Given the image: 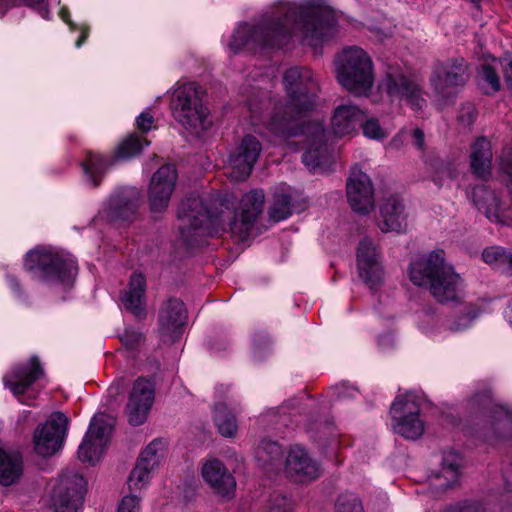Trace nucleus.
Segmentation results:
<instances>
[{"instance_id":"obj_45","label":"nucleus","mask_w":512,"mask_h":512,"mask_svg":"<svg viewBox=\"0 0 512 512\" xmlns=\"http://www.w3.org/2000/svg\"><path fill=\"white\" fill-rule=\"evenodd\" d=\"M362 130L366 137L371 139H384L387 137V131L381 127L378 119L369 118L362 123Z\"/></svg>"},{"instance_id":"obj_1","label":"nucleus","mask_w":512,"mask_h":512,"mask_svg":"<svg viewBox=\"0 0 512 512\" xmlns=\"http://www.w3.org/2000/svg\"><path fill=\"white\" fill-rule=\"evenodd\" d=\"M334 25V12L322 0H306L299 5L280 3L255 23L239 25L229 47L234 52L257 53L280 48L297 33L303 45L316 49L333 35Z\"/></svg>"},{"instance_id":"obj_18","label":"nucleus","mask_w":512,"mask_h":512,"mask_svg":"<svg viewBox=\"0 0 512 512\" xmlns=\"http://www.w3.org/2000/svg\"><path fill=\"white\" fill-rule=\"evenodd\" d=\"M187 321L184 303L177 298L165 301L159 311V331L169 341H175L181 334Z\"/></svg>"},{"instance_id":"obj_37","label":"nucleus","mask_w":512,"mask_h":512,"mask_svg":"<svg viewBox=\"0 0 512 512\" xmlns=\"http://www.w3.org/2000/svg\"><path fill=\"white\" fill-rule=\"evenodd\" d=\"M111 161L104 158L103 156L89 152L86 161L82 164L84 172L90 176L93 185L97 186L99 184V177L104 174V172L111 165Z\"/></svg>"},{"instance_id":"obj_32","label":"nucleus","mask_w":512,"mask_h":512,"mask_svg":"<svg viewBox=\"0 0 512 512\" xmlns=\"http://www.w3.org/2000/svg\"><path fill=\"white\" fill-rule=\"evenodd\" d=\"M461 465L462 459L459 454L455 452L444 454L440 471L434 477L435 480L443 478L444 482L435 485L442 488L452 487L459 479Z\"/></svg>"},{"instance_id":"obj_47","label":"nucleus","mask_w":512,"mask_h":512,"mask_svg":"<svg viewBox=\"0 0 512 512\" xmlns=\"http://www.w3.org/2000/svg\"><path fill=\"white\" fill-rule=\"evenodd\" d=\"M120 340L127 348L133 349L142 341V334L134 329H126Z\"/></svg>"},{"instance_id":"obj_48","label":"nucleus","mask_w":512,"mask_h":512,"mask_svg":"<svg viewBox=\"0 0 512 512\" xmlns=\"http://www.w3.org/2000/svg\"><path fill=\"white\" fill-rule=\"evenodd\" d=\"M140 499L135 495H127L123 497L118 512H140Z\"/></svg>"},{"instance_id":"obj_6","label":"nucleus","mask_w":512,"mask_h":512,"mask_svg":"<svg viewBox=\"0 0 512 512\" xmlns=\"http://www.w3.org/2000/svg\"><path fill=\"white\" fill-rule=\"evenodd\" d=\"M24 265L27 270L37 273L47 281H57L65 285H71L77 274L73 259L45 247H36L29 251Z\"/></svg>"},{"instance_id":"obj_55","label":"nucleus","mask_w":512,"mask_h":512,"mask_svg":"<svg viewBox=\"0 0 512 512\" xmlns=\"http://www.w3.org/2000/svg\"><path fill=\"white\" fill-rule=\"evenodd\" d=\"M412 137L414 139V143L418 149H424V141H425V135L423 130L420 128H415L412 131Z\"/></svg>"},{"instance_id":"obj_9","label":"nucleus","mask_w":512,"mask_h":512,"mask_svg":"<svg viewBox=\"0 0 512 512\" xmlns=\"http://www.w3.org/2000/svg\"><path fill=\"white\" fill-rule=\"evenodd\" d=\"M67 426L68 419L63 413H52L34 431L33 448L35 453L42 457H49L57 453L62 447Z\"/></svg>"},{"instance_id":"obj_54","label":"nucleus","mask_w":512,"mask_h":512,"mask_svg":"<svg viewBox=\"0 0 512 512\" xmlns=\"http://www.w3.org/2000/svg\"><path fill=\"white\" fill-rule=\"evenodd\" d=\"M43 2L44 0H2V4L5 3L7 6L26 5L35 7L36 5H40Z\"/></svg>"},{"instance_id":"obj_51","label":"nucleus","mask_w":512,"mask_h":512,"mask_svg":"<svg viewBox=\"0 0 512 512\" xmlns=\"http://www.w3.org/2000/svg\"><path fill=\"white\" fill-rule=\"evenodd\" d=\"M153 121V116L149 112H143L137 117V127L146 132L151 129Z\"/></svg>"},{"instance_id":"obj_30","label":"nucleus","mask_w":512,"mask_h":512,"mask_svg":"<svg viewBox=\"0 0 512 512\" xmlns=\"http://www.w3.org/2000/svg\"><path fill=\"white\" fill-rule=\"evenodd\" d=\"M141 199V193L135 188L127 189L112 198L111 216L114 219L129 220L135 214Z\"/></svg>"},{"instance_id":"obj_56","label":"nucleus","mask_w":512,"mask_h":512,"mask_svg":"<svg viewBox=\"0 0 512 512\" xmlns=\"http://www.w3.org/2000/svg\"><path fill=\"white\" fill-rule=\"evenodd\" d=\"M87 36H88L87 30H82L81 36L78 39V41L76 42V45L78 47H80L82 45V43L85 41V39L87 38Z\"/></svg>"},{"instance_id":"obj_15","label":"nucleus","mask_w":512,"mask_h":512,"mask_svg":"<svg viewBox=\"0 0 512 512\" xmlns=\"http://www.w3.org/2000/svg\"><path fill=\"white\" fill-rule=\"evenodd\" d=\"M346 193L351 209L361 215L374 210V187L370 177L358 167L351 169L347 180Z\"/></svg>"},{"instance_id":"obj_52","label":"nucleus","mask_w":512,"mask_h":512,"mask_svg":"<svg viewBox=\"0 0 512 512\" xmlns=\"http://www.w3.org/2000/svg\"><path fill=\"white\" fill-rule=\"evenodd\" d=\"M446 512H480V506L475 503H465L450 507Z\"/></svg>"},{"instance_id":"obj_16","label":"nucleus","mask_w":512,"mask_h":512,"mask_svg":"<svg viewBox=\"0 0 512 512\" xmlns=\"http://www.w3.org/2000/svg\"><path fill=\"white\" fill-rule=\"evenodd\" d=\"M84 479L78 474L62 476L52 492L55 512H77L82 503Z\"/></svg>"},{"instance_id":"obj_42","label":"nucleus","mask_w":512,"mask_h":512,"mask_svg":"<svg viewBox=\"0 0 512 512\" xmlns=\"http://www.w3.org/2000/svg\"><path fill=\"white\" fill-rule=\"evenodd\" d=\"M477 109L474 104L472 103H464L458 112V124L463 129L470 130L472 125L475 123L477 119Z\"/></svg>"},{"instance_id":"obj_33","label":"nucleus","mask_w":512,"mask_h":512,"mask_svg":"<svg viewBox=\"0 0 512 512\" xmlns=\"http://www.w3.org/2000/svg\"><path fill=\"white\" fill-rule=\"evenodd\" d=\"M214 421L219 433L224 437H235L237 422L235 416L223 403L217 404L214 411Z\"/></svg>"},{"instance_id":"obj_25","label":"nucleus","mask_w":512,"mask_h":512,"mask_svg":"<svg viewBox=\"0 0 512 512\" xmlns=\"http://www.w3.org/2000/svg\"><path fill=\"white\" fill-rule=\"evenodd\" d=\"M382 232H404L407 227L405 205L397 196L387 198L380 206L378 223Z\"/></svg>"},{"instance_id":"obj_26","label":"nucleus","mask_w":512,"mask_h":512,"mask_svg":"<svg viewBox=\"0 0 512 512\" xmlns=\"http://www.w3.org/2000/svg\"><path fill=\"white\" fill-rule=\"evenodd\" d=\"M470 169L473 175L486 179L491 174L493 150L490 140L484 136L476 138L470 146Z\"/></svg>"},{"instance_id":"obj_7","label":"nucleus","mask_w":512,"mask_h":512,"mask_svg":"<svg viewBox=\"0 0 512 512\" xmlns=\"http://www.w3.org/2000/svg\"><path fill=\"white\" fill-rule=\"evenodd\" d=\"M470 78L468 64L462 57L449 58L434 66L431 83L443 100L452 99L458 88L465 86Z\"/></svg>"},{"instance_id":"obj_24","label":"nucleus","mask_w":512,"mask_h":512,"mask_svg":"<svg viewBox=\"0 0 512 512\" xmlns=\"http://www.w3.org/2000/svg\"><path fill=\"white\" fill-rule=\"evenodd\" d=\"M202 476L205 482L222 497L234 494L236 481L224 464L218 459H210L202 467Z\"/></svg>"},{"instance_id":"obj_13","label":"nucleus","mask_w":512,"mask_h":512,"mask_svg":"<svg viewBox=\"0 0 512 512\" xmlns=\"http://www.w3.org/2000/svg\"><path fill=\"white\" fill-rule=\"evenodd\" d=\"M155 399V384L145 377L137 378L131 388L125 412L133 426L143 424L149 415Z\"/></svg>"},{"instance_id":"obj_21","label":"nucleus","mask_w":512,"mask_h":512,"mask_svg":"<svg viewBox=\"0 0 512 512\" xmlns=\"http://www.w3.org/2000/svg\"><path fill=\"white\" fill-rule=\"evenodd\" d=\"M161 450V443L153 441L141 452L128 478L130 491L141 490L148 484L150 472L159 464Z\"/></svg>"},{"instance_id":"obj_39","label":"nucleus","mask_w":512,"mask_h":512,"mask_svg":"<svg viewBox=\"0 0 512 512\" xmlns=\"http://www.w3.org/2000/svg\"><path fill=\"white\" fill-rule=\"evenodd\" d=\"M291 215V201L286 194L277 195L269 208V216L275 222L286 219Z\"/></svg>"},{"instance_id":"obj_44","label":"nucleus","mask_w":512,"mask_h":512,"mask_svg":"<svg viewBox=\"0 0 512 512\" xmlns=\"http://www.w3.org/2000/svg\"><path fill=\"white\" fill-rule=\"evenodd\" d=\"M337 512H363L359 498L353 494L341 495L336 504Z\"/></svg>"},{"instance_id":"obj_27","label":"nucleus","mask_w":512,"mask_h":512,"mask_svg":"<svg viewBox=\"0 0 512 512\" xmlns=\"http://www.w3.org/2000/svg\"><path fill=\"white\" fill-rule=\"evenodd\" d=\"M472 199L488 220L497 224H507L504 209H502L499 197L494 190L485 185L477 186L472 191Z\"/></svg>"},{"instance_id":"obj_19","label":"nucleus","mask_w":512,"mask_h":512,"mask_svg":"<svg viewBox=\"0 0 512 512\" xmlns=\"http://www.w3.org/2000/svg\"><path fill=\"white\" fill-rule=\"evenodd\" d=\"M357 265L361 279L370 287L379 285L382 281V267L376 245L364 238L357 250Z\"/></svg>"},{"instance_id":"obj_35","label":"nucleus","mask_w":512,"mask_h":512,"mask_svg":"<svg viewBox=\"0 0 512 512\" xmlns=\"http://www.w3.org/2000/svg\"><path fill=\"white\" fill-rule=\"evenodd\" d=\"M282 447L274 441L262 440L256 450V458L263 466H273L281 462Z\"/></svg>"},{"instance_id":"obj_46","label":"nucleus","mask_w":512,"mask_h":512,"mask_svg":"<svg viewBox=\"0 0 512 512\" xmlns=\"http://www.w3.org/2000/svg\"><path fill=\"white\" fill-rule=\"evenodd\" d=\"M293 504L290 498L282 494L273 495L267 505L266 512H292Z\"/></svg>"},{"instance_id":"obj_50","label":"nucleus","mask_w":512,"mask_h":512,"mask_svg":"<svg viewBox=\"0 0 512 512\" xmlns=\"http://www.w3.org/2000/svg\"><path fill=\"white\" fill-rule=\"evenodd\" d=\"M499 158L503 172L512 175V149H504Z\"/></svg>"},{"instance_id":"obj_3","label":"nucleus","mask_w":512,"mask_h":512,"mask_svg":"<svg viewBox=\"0 0 512 512\" xmlns=\"http://www.w3.org/2000/svg\"><path fill=\"white\" fill-rule=\"evenodd\" d=\"M409 274L415 285L426 286L441 304L457 303L462 299L463 278L446 261L443 250L420 256L410 264Z\"/></svg>"},{"instance_id":"obj_38","label":"nucleus","mask_w":512,"mask_h":512,"mask_svg":"<svg viewBox=\"0 0 512 512\" xmlns=\"http://www.w3.org/2000/svg\"><path fill=\"white\" fill-rule=\"evenodd\" d=\"M480 314L479 308L474 304L465 305L460 315H458L455 319L451 320L448 324V330L451 332H459L470 327L472 322L478 317Z\"/></svg>"},{"instance_id":"obj_49","label":"nucleus","mask_w":512,"mask_h":512,"mask_svg":"<svg viewBox=\"0 0 512 512\" xmlns=\"http://www.w3.org/2000/svg\"><path fill=\"white\" fill-rule=\"evenodd\" d=\"M504 78L512 96V56L507 55L501 60Z\"/></svg>"},{"instance_id":"obj_23","label":"nucleus","mask_w":512,"mask_h":512,"mask_svg":"<svg viewBox=\"0 0 512 512\" xmlns=\"http://www.w3.org/2000/svg\"><path fill=\"white\" fill-rule=\"evenodd\" d=\"M214 215L208 209L203 198L199 196L189 197L182 201L178 210V218L184 226L194 230L209 229L213 223Z\"/></svg>"},{"instance_id":"obj_5","label":"nucleus","mask_w":512,"mask_h":512,"mask_svg":"<svg viewBox=\"0 0 512 512\" xmlns=\"http://www.w3.org/2000/svg\"><path fill=\"white\" fill-rule=\"evenodd\" d=\"M204 91L195 83H186L175 89L171 109L173 117L185 129L199 133L210 125L209 112L204 105Z\"/></svg>"},{"instance_id":"obj_20","label":"nucleus","mask_w":512,"mask_h":512,"mask_svg":"<svg viewBox=\"0 0 512 512\" xmlns=\"http://www.w3.org/2000/svg\"><path fill=\"white\" fill-rule=\"evenodd\" d=\"M287 474L298 482H310L321 474V468L317 461L312 459L303 448L293 447L285 462Z\"/></svg>"},{"instance_id":"obj_11","label":"nucleus","mask_w":512,"mask_h":512,"mask_svg":"<svg viewBox=\"0 0 512 512\" xmlns=\"http://www.w3.org/2000/svg\"><path fill=\"white\" fill-rule=\"evenodd\" d=\"M113 426L114 419L108 415L98 414L93 417L78 450V457L81 461L90 464L99 461L109 441Z\"/></svg>"},{"instance_id":"obj_29","label":"nucleus","mask_w":512,"mask_h":512,"mask_svg":"<svg viewBox=\"0 0 512 512\" xmlns=\"http://www.w3.org/2000/svg\"><path fill=\"white\" fill-rule=\"evenodd\" d=\"M363 112L355 105H340L332 117V128L335 134L345 136L356 131L363 121Z\"/></svg>"},{"instance_id":"obj_4","label":"nucleus","mask_w":512,"mask_h":512,"mask_svg":"<svg viewBox=\"0 0 512 512\" xmlns=\"http://www.w3.org/2000/svg\"><path fill=\"white\" fill-rule=\"evenodd\" d=\"M336 72L339 83L357 96L367 95L373 86L372 61L359 47H349L342 51Z\"/></svg>"},{"instance_id":"obj_53","label":"nucleus","mask_w":512,"mask_h":512,"mask_svg":"<svg viewBox=\"0 0 512 512\" xmlns=\"http://www.w3.org/2000/svg\"><path fill=\"white\" fill-rule=\"evenodd\" d=\"M125 387V380L123 378L115 380L108 388V394L110 397H116L123 392Z\"/></svg>"},{"instance_id":"obj_34","label":"nucleus","mask_w":512,"mask_h":512,"mask_svg":"<svg viewBox=\"0 0 512 512\" xmlns=\"http://www.w3.org/2000/svg\"><path fill=\"white\" fill-rule=\"evenodd\" d=\"M482 260L493 267H507L512 271V250L500 246H490L483 250Z\"/></svg>"},{"instance_id":"obj_41","label":"nucleus","mask_w":512,"mask_h":512,"mask_svg":"<svg viewBox=\"0 0 512 512\" xmlns=\"http://www.w3.org/2000/svg\"><path fill=\"white\" fill-rule=\"evenodd\" d=\"M429 168L433 171V180L438 185L444 178H451L453 176L452 168L449 163L441 159H431Z\"/></svg>"},{"instance_id":"obj_31","label":"nucleus","mask_w":512,"mask_h":512,"mask_svg":"<svg viewBox=\"0 0 512 512\" xmlns=\"http://www.w3.org/2000/svg\"><path fill=\"white\" fill-rule=\"evenodd\" d=\"M23 473L22 455L17 451H2V487L17 485Z\"/></svg>"},{"instance_id":"obj_43","label":"nucleus","mask_w":512,"mask_h":512,"mask_svg":"<svg viewBox=\"0 0 512 512\" xmlns=\"http://www.w3.org/2000/svg\"><path fill=\"white\" fill-rule=\"evenodd\" d=\"M481 79L486 83V93H495L500 90V79L493 67L483 65L480 71Z\"/></svg>"},{"instance_id":"obj_14","label":"nucleus","mask_w":512,"mask_h":512,"mask_svg":"<svg viewBox=\"0 0 512 512\" xmlns=\"http://www.w3.org/2000/svg\"><path fill=\"white\" fill-rule=\"evenodd\" d=\"M379 89L385 92L391 101L405 100L415 110H421L426 103L420 86L400 73H387Z\"/></svg>"},{"instance_id":"obj_12","label":"nucleus","mask_w":512,"mask_h":512,"mask_svg":"<svg viewBox=\"0 0 512 512\" xmlns=\"http://www.w3.org/2000/svg\"><path fill=\"white\" fill-rule=\"evenodd\" d=\"M262 151V144L253 135H245L228 159V176L233 181H244L251 174Z\"/></svg>"},{"instance_id":"obj_28","label":"nucleus","mask_w":512,"mask_h":512,"mask_svg":"<svg viewBox=\"0 0 512 512\" xmlns=\"http://www.w3.org/2000/svg\"><path fill=\"white\" fill-rule=\"evenodd\" d=\"M146 281L142 274L133 273L127 290L123 293L121 299L124 307L137 318H143L146 315L144 308Z\"/></svg>"},{"instance_id":"obj_2","label":"nucleus","mask_w":512,"mask_h":512,"mask_svg":"<svg viewBox=\"0 0 512 512\" xmlns=\"http://www.w3.org/2000/svg\"><path fill=\"white\" fill-rule=\"evenodd\" d=\"M283 83L287 94L285 103H278L266 121L267 130L283 140L303 135L304 165L309 170L321 168L329 162L325 144V129L321 122H307V113L316 106L318 83L306 67H292L285 71Z\"/></svg>"},{"instance_id":"obj_10","label":"nucleus","mask_w":512,"mask_h":512,"mask_svg":"<svg viewBox=\"0 0 512 512\" xmlns=\"http://www.w3.org/2000/svg\"><path fill=\"white\" fill-rule=\"evenodd\" d=\"M390 413L394 420V430L406 439L415 440L424 432V423L420 419V408L412 395L397 398Z\"/></svg>"},{"instance_id":"obj_36","label":"nucleus","mask_w":512,"mask_h":512,"mask_svg":"<svg viewBox=\"0 0 512 512\" xmlns=\"http://www.w3.org/2000/svg\"><path fill=\"white\" fill-rule=\"evenodd\" d=\"M511 424L512 417L509 412L503 407L496 408L489 422L487 439L492 440L494 438L503 437Z\"/></svg>"},{"instance_id":"obj_17","label":"nucleus","mask_w":512,"mask_h":512,"mask_svg":"<svg viewBox=\"0 0 512 512\" xmlns=\"http://www.w3.org/2000/svg\"><path fill=\"white\" fill-rule=\"evenodd\" d=\"M177 171L174 165L160 167L152 176L149 187V201L153 212L164 211L175 188Z\"/></svg>"},{"instance_id":"obj_40","label":"nucleus","mask_w":512,"mask_h":512,"mask_svg":"<svg viewBox=\"0 0 512 512\" xmlns=\"http://www.w3.org/2000/svg\"><path fill=\"white\" fill-rule=\"evenodd\" d=\"M143 144L139 137L130 136L117 149V156L122 159L133 157L141 152Z\"/></svg>"},{"instance_id":"obj_22","label":"nucleus","mask_w":512,"mask_h":512,"mask_svg":"<svg viewBox=\"0 0 512 512\" xmlns=\"http://www.w3.org/2000/svg\"><path fill=\"white\" fill-rule=\"evenodd\" d=\"M45 371L37 356H32L5 379V386L15 396L23 395L36 381L44 378Z\"/></svg>"},{"instance_id":"obj_8","label":"nucleus","mask_w":512,"mask_h":512,"mask_svg":"<svg viewBox=\"0 0 512 512\" xmlns=\"http://www.w3.org/2000/svg\"><path fill=\"white\" fill-rule=\"evenodd\" d=\"M265 195L263 190H252L244 194L234 216L229 222V229L238 241L249 238L254 225L263 211Z\"/></svg>"}]
</instances>
